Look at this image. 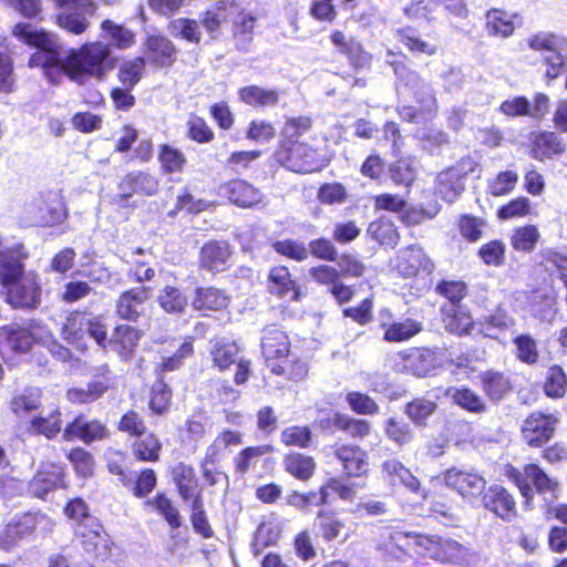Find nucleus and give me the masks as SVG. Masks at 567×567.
I'll return each instance as SVG.
<instances>
[{"label": "nucleus", "instance_id": "1", "mask_svg": "<svg viewBox=\"0 0 567 567\" xmlns=\"http://www.w3.org/2000/svg\"><path fill=\"white\" fill-rule=\"evenodd\" d=\"M107 334V323L102 316L87 310L71 311L61 328V336L69 344L85 348V338L90 337L104 352L114 353L122 363H131L138 354L144 331L120 322L112 328L111 336Z\"/></svg>", "mask_w": 567, "mask_h": 567}, {"label": "nucleus", "instance_id": "2", "mask_svg": "<svg viewBox=\"0 0 567 567\" xmlns=\"http://www.w3.org/2000/svg\"><path fill=\"white\" fill-rule=\"evenodd\" d=\"M312 125L313 120L308 115L286 118L281 138L272 152V158L278 165L301 175L318 173L327 166L328 161L320 150L301 138Z\"/></svg>", "mask_w": 567, "mask_h": 567}, {"label": "nucleus", "instance_id": "3", "mask_svg": "<svg viewBox=\"0 0 567 567\" xmlns=\"http://www.w3.org/2000/svg\"><path fill=\"white\" fill-rule=\"evenodd\" d=\"M257 20V16L246 11L239 0H216L200 12L202 27L212 40H216L223 24L230 21V33L239 49L252 41Z\"/></svg>", "mask_w": 567, "mask_h": 567}, {"label": "nucleus", "instance_id": "4", "mask_svg": "<svg viewBox=\"0 0 567 567\" xmlns=\"http://www.w3.org/2000/svg\"><path fill=\"white\" fill-rule=\"evenodd\" d=\"M338 266L339 268L329 264L312 266L309 269V276L316 285L324 287L338 305H344L354 298L355 289L354 286L344 284L343 279L363 277L367 266L351 252H342Z\"/></svg>", "mask_w": 567, "mask_h": 567}, {"label": "nucleus", "instance_id": "5", "mask_svg": "<svg viewBox=\"0 0 567 567\" xmlns=\"http://www.w3.org/2000/svg\"><path fill=\"white\" fill-rule=\"evenodd\" d=\"M112 48L100 40L85 41L76 49H70L66 54V76L76 82L85 80H103L112 68Z\"/></svg>", "mask_w": 567, "mask_h": 567}, {"label": "nucleus", "instance_id": "6", "mask_svg": "<svg viewBox=\"0 0 567 567\" xmlns=\"http://www.w3.org/2000/svg\"><path fill=\"white\" fill-rule=\"evenodd\" d=\"M116 430L133 440L131 451L136 462L157 463L161 461L164 444L158 434L147 430L146 422L137 410H126L120 416Z\"/></svg>", "mask_w": 567, "mask_h": 567}, {"label": "nucleus", "instance_id": "7", "mask_svg": "<svg viewBox=\"0 0 567 567\" xmlns=\"http://www.w3.org/2000/svg\"><path fill=\"white\" fill-rule=\"evenodd\" d=\"M127 454L111 450L106 456V470L116 476L118 484L134 498L146 501L158 485L157 472L150 466L131 470L126 466Z\"/></svg>", "mask_w": 567, "mask_h": 567}, {"label": "nucleus", "instance_id": "8", "mask_svg": "<svg viewBox=\"0 0 567 567\" xmlns=\"http://www.w3.org/2000/svg\"><path fill=\"white\" fill-rule=\"evenodd\" d=\"M503 474L518 488L526 503L534 498L535 493L558 497L559 482L549 476L538 463H526L522 470L507 463L504 465Z\"/></svg>", "mask_w": 567, "mask_h": 567}, {"label": "nucleus", "instance_id": "9", "mask_svg": "<svg viewBox=\"0 0 567 567\" xmlns=\"http://www.w3.org/2000/svg\"><path fill=\"white\" fill-rule=\"evenodd\" d=\"M161 181L148 169H135L124 174L117 183L118 193L112 204L118 212L132 213L138 207L134 196L154 197L159 193Z\"/></svg>", "mask_w": 567, "mask_h": 567}, {"label": "nucleus", "instance_id": "10", "mask_svg": "<svg viewBox=\"0 0 567 567\" xmlns=\"http://www.w3.org/2000/svg\"><path fill=\"white\" fill-rule=\"evenodd\" d=\"M559 424L560 417L557 413L534 410L520 422V440L528 449L539 450L554 440Z\"/></svg>", "mask_w": 567, "mask_h": 567}, {"label": "nucleus", "instance_id": "11", "mask_svg": "<svg viewBox=\"0 0 567 567\" xmlns=\"http://www.w3.org/2000/svg\"><path fill=\"white\" fill-rule=\"evenodd\" d=\"M240 351L237 341L225 339L214 341L209 350L213 367L219 372L228 371L233 365H236L234 382L237 385L245 384L252 374L251 360L239 358Z\"/></svg>", "mask_w": 567, "mask_h": 567}, {"label": "nucleus", "instance_id": "12", "mask_svg": "<svg viewBox=\"0 0 567 567\" xmlns=\"http://www.w3.org/2000/svg\"><path fill=\"white\" fill-rule=\"evenodd\" d=\"M416 534L400 525H385L379 529L375 549L383 558L404 560L412 557Z\"/></svg>", "mask_w": 567, "mask_h": 567}, {"label": "nucleus", "instance_id": "13", "mask_svg": "<svg viewBox=\"0 0 567 567\" xmlns=\"http://www.w3.org/2000/svg\"><path fill=\"white\" fill-rule=\"evenodd\" d=\"M6 303L12 309L32 310L41 303L42 288L35 271H29L19 280L0 289Z\"/></svg>", "mask_w": 567, "mask_h": 567}, {"label": "nucleus", "instance_id": "14", "mask_svg": "<svg viewBox=\"0 0 567 567\" xmlns=\"http://www.w3.org/2000/svg\"><path fill=\"white\" fill-rule=\"evenodd\" d=\"M477 167L478 163L471 155H466L440 172L436 178V188L442 198L449 203L456 200L465 190L464 179Z\"/></svg>", "mask_w": 567, "mask_h": 567}, {"label": "nucleus", "instance_id": "15", "mask_svg": "<svg viewBox=\"0 0 567 567\" xmlns=\"http://www.w3.org/2000/svg\"><path fill=\"white\" fill-rule=\"evenodd\" d=\"M329 40L337 48L338 53L347 59L354 75L372 70L374 56L355 37L347 35L342 30L334 29L330 32Z\"/></svg>", "mask_w": 567, "mask_h": 567}, {"label": "nucleus", "instance_id": "16", "mask_svg": "<svg viewBox=\"0 0 567 567\" xmlns=\"http://www.w3.org/2000/svg\"><path fill=\"white\" fill-rule=\"evenodd\" d=\"M40 340L30 324L19 322L2 324L0 326V355L4 358L28 354Z\"/></svg>", "mask_w": 567, "mask_h": 567}, {"label": "nucleus", "instance_id": "17", "mask_svg": "<svg viewBox=\"0 0 567 567\" xmlns=\"http://www.w3.org/2000/svg\"><path fill=\"white\" fill-rule=\"evenodd\" d=\"M235 248L227 239H209L198 249V268L217 275L229 271L234 266Z\"/></svg>", "mask_w": 567, "mask_h": 567}, {"label": "nucleus", "instance_id": "18", "mask_svg": "<svg viewBox=\"0 0 567 567\" xmlns=\"http://www.w3.org/2000/svg\"><path fill=\"white\" fill-rule=\"evenodd\" d=\"M153 288L150 286L130 287L118 293L114 301V313L124 323H136L145 315L152 298Z\"/></svg>", "mask_w": 567, "mask_h": 567}, {"label": "nucleus", "instance_id": "19", "mask_svg": "<svg viewBox=\"0 0 567 567\" xmlns=\"http://www.w3.org/2000/svg\"><path fill=\"white\" fill-rule=\"evenodd\" d=\"M393 269L405 279L430 277L435 270V264L421 245L411 244L396 252Z\"/></svg>", "mask_w": 567, "mask_h": 567}, {"label": "nucleus", "instance_id": "20", "mask_svg": "<svg viewBox=\"0 0 567 567\" xmlns=\"http://www.w3.org/2000/svg\"><path fill=\"white\" fill-rule=\"evenodd\" d=\"M99 10L95 0L84 2L82 4L59 10L53 16V23L73 37H81L91 29V20L96 16Z\"/></svg>", "mask_w": 567, "mask_h": 567}, {"label": "nucleus", "instance_id": "21", "mask_svg": "<svg viewBox=\"0 0 567 567\" xmlns=\"http://www.w3.org/2000/svg\"><path fill=\"white\" fill-rule=\"evenodd\" d=\"M40 515L32 512L17 514L0 530V550L9 553L37 533Z\"/></svg>", "mask_w": 567, "mask_h": 567}, {"label": "nucleus", "instance_id": "22", "mask_svg": "<svg viewBox=\"0 0 567 567\" xmlns=\"http://www.w3.org/2000/svg\"><path fill=\"white\" fill-rule=\"evenodd\" d=\"M74 536L83 550L94 559L104 560L111 555L113 543L97 518L74 527Z\"/></svg>", "mask_w": 567, "mask_h": 567}, {"label": "nucleus", "instance_id": "23", "mask_svg": "<svg viewBox=\"0 0 567 567\" xmlns=\"http://www.w3.org/2000/svg\"><path fill=\"white\" fill-rule=\"evenodd\" d=\"M378 327L383 331L382 340L388 343H402L419 334L423 326L413 318L396 320L394 312L383 307L378 311Z\"/></svg>", "mask_w": 567, "mask_h": 567}, {"label": "nucleus", "instance_id": "24", "mask_svg": "<svg viewBox=\"0 0 567 567\" xmlns=\"http://www.w3.org/2000/svg\"><path fill=\"white\" fill-rule=\"evenodd\" d=\"M267 292L278 300L299 302L305 293L298 279L293 277L286 265H275L269 268L266 278Z\"/></svg>", "mask_w": 567, "mask_h": 567}, {"label": "nucleus", "instance_id": "25", "mask_svg": "<svg viewBox=\"0 0 567 567\" xmlns=\"http://www.w3.org/2000/svg\"><path fill=\"white\" fill-rule=\"evenodd\" d=\"M481 501L487 512L503 522H513L519 515L515 494L502 484H492L485 488Z\"/></svg>", "mask_w": 567, "mask_h": 567}, {"label": "nucleus", "instance_id": "26", "mask_svg": "<svg viewBox=\"0 0 567 567\" xmlns=\"http://www.w3.org/2000/svg\"><path fill=\"white\" fill-rule=\"evenodd\" d=\"M114 386L109 364L103 363L95 370V379L91 380L86 388L72 386L66 390L65 399L74 405L91 404L100 400L109 390Z\"/></svg>", "mask_w": 567, "mask_h": 567}, {"label": "nucleus", "instance_id": "27", "mask_svg": "<svg viewBox=\"0 0 567 567\" xmlns=\"http://www.w3.org/2000/svg\"><path fill=\"white\" fill-rule=\"evenodd\" d=\"M33 218L39 227H54L68 218V208L59 192L45 190L33 202Z\"/></svg>", "mask_w": 567, "mask_h": 567}, {"label": "nucleus", "instance_id": "28", "mask_svg": "<svg viewBox=\"0 0 567 567\" xmlns=\"http://www.w3.org/2000/svg\"><path fill=\"white\" fill-rule=\"evenodd\" d=\"M111 431L107 424L100 419H86L82 413L68 422L63 429L64 441H81L84 444H92L110 439Z\"/></svg>", "mask_w": 567, "mask_h": 567}, {"label": "nucleus", "instance_id": "29", "mask_svg": "<svg viewBox=\"0 0 567 567\" xmlns=\"http://www.w3.org/2000/svg\"><path fill=\"white\" fill-rule=\"evenodd\" d=\"M331 449L346 477L360 478L369 474V454L364 449L349 442L336 443Z\"/></svg>", "mask_w": 567, "mask_h": 567}, {"label": "nucleus", "instance_id": "30", "mask_svg": "<svg viewBox=\"0 0 567 567\" xmlns=\"http://www.w3.org/2000/svg\"><path fill=\"white\" fill-rule=\"evenodd\" d=\"M143 53L155 69H171L177 62L176 44L163 33H148L143 39Z\"/></svg>", "mask_w": 567, "mask_h": 567}, {"label": "nucleus", "instance_id": "31", "mask_svg": "<svg viewBox=\"0 0 567 567\" xmlns=\"http://www.w3.org/2000/svg\"><path fill=\"white\" fill-rule=\"evenodd\" d=\"M527 151L533 159L545 162L564 155L566 143L557 132L537 130L528 135Z\"/></svg>", "mask_w": 567, "mask_h": 567}, {"label": "nucleus", "instance_id": "32", "mask_svg": "<svg viewBox=\"0 0 567 567\" xmlns=\"http://www.w3.org/2000/svg\"><path fill=\"white\" fill-rule=\"evenodd\" d=\"M68 473L63 464L56 462L43 463L34 473L30 485L33 494L41 499L55 489H68Z\"/></svg>", "mask_w": 567, "mask_h": 567}, {"label": "nucleus", "instance_id": "33", "mask_svg": "<svg viewBox=\"0 0 567 567\" xmlns=\"http://www.w3.org/2000/svg\"><path fill=\"white\" fill-rule=\"evenodd\" d=\"M219 192L230 204L239 208L256 207L265 199L261 189L244 178H231L223 183Z\"/></svg>", "mask_w": 567, "mask_h": 567}, {"label": "nucleus", "instance_id": "34", "mask_svg": "<svg viewBox=\"0 0 567 567\" xmlns=\"http://www.w3.org/2000/svg\"><path fill=\"white\" fill-rule=\"evenodd\" d=\"M444 483L455 489L463 498L475 499L483 495L485 478L475 472L450 467L442 472Z\"/></svg>", "mask_w": 567, "mask_h": 567}, {"label": "nucleus", "instance_id": "35", "mask_svg": "<svg viewBox=\"0 0 567 567\" xmlns=\"http://www.w3.org/2000/svg\"><path fill=\"white\" fill-rule=\"evenodd\" d=\"M260 350L265 365L269 367L290 355L291 341L287 332L277 324H268L261 330Z\"/></svg>", "mask_w": 567, "mask_h": 567}, {"label": "nucleus", "instance_id": "36", "mask_svg": "<svg viewBox=\"0 0 567 567\" xmlns=\"http://www.w3.org/2000/svg\"><path fill=\"white\" fill-rule=\"evenodd\" d=\"M169 475L179 498L184 503L188 504L204 497L203 487L192 464L177 462L172 466Z\"/></svg>", "mask_w": 567, "mask_h": 567}, {"label": "nucleus", "instance_id": "37", "mask_svg": "<svg viewBox=\"0 0 567 567\" xmlns=\"http://www.w3.org/2000/svg\"><path fill=\"white\" fill-rule=\"evenodd\" d=\"M478 385L492 403L498 404L514 390L509 374L496 369H487L477 375Z\"/></svg>", "mask_w": 567, "mask_h": 567}, {"label": "nucleus", "instance_id": "38", "mask_svg": "<svg viewBox=\"0 0 567 567\" xmlns=\"http://www.w3.org/2000/svg\"><path fill=\"white\" fill-rule=\"evenodd\" d=\"M28 257L22 245L0 250V289L27 274L24 261Z\"/></svg>", "mask_w": 567, "mask_h": 567}, {"label": "nucleus", "instance_id": "39", "mask_svg": "<svg viewBox=\"0 0 567 567\" xmlns=\"http://www.w3.org/2000/svg\"><path fill=\"white\" fill-rule=\"evenodd\" d=\"M394 38L413 55L433 56L440 51L439 44L431 33L423 38L412 25H402L394 30Z\"/></svg>", "mask_w": 567, "mask_h": 567}, {"label": "nucleus", "instance_id": "40", "mask_svg": "<svg viewBox=\"0 0 567 567\" xmlns=\"http://www.w3.org/2000/svg\"><path fill=\"white\" fill-rule=\"evenodd\" d=\"M230 296L225 289L215 286L197 287L194 289L192 307L204 315L223 312L228 309Z\"/></svg>", "mask_w": 567, "mask_h": 567}, {"label": "nucleus", "instance_id": "41", "mask_svg": "<svg viewBox=\"0 0 567 567\" xmlns=\"http://www.w3.org/2000/svg\"><path fill=\"white\" fill-rule=\"evenodd\" d=\"M384 64L391 69L396 85L401 87L413 89L421 82L420 73L411 68L409 55L402 51L386 49Z\"/></svg>", "mask_w": 567, "mask_h": 567}, {"label": "nucleus", "instance_id": "42", "mask_svg": "<svg viewBox=\"0 0 567 567\" xmlns=\"http://www.w3.org/2000/svg\"><path fill=\"white\" fill-rule=\"evenodd\" d=\"M280 91L276 87H266L258 84H248L237 90L238 101L252 109L274 107L279 104Z\"/></svg>", "mask_w": 567, "mask_h": 567}, {"label": "nucleus", "instance_id": "43", "mask_svg": "<svg viewBox=\"0 0 567 567\" xmlns=\"http://www.w3.org/2000/svg\"><path fill=\"white\" fill-rule=\"evenodd\" d=\"M321 427L324 430L334 427L353 440H364L372 433L370 421L341 412H336L331 419L322 421Z\"/></svg>", "mask_w": 567, "mask_h": 567}, {"label": "nucleus", "instance_id": "44", "mask_svg": "<svg viewBox=\"0 0 567 567\" xmlns=\"http://www.w3.org/2000/svg\"><path fill=\"white\" fill-rule=\"evenodd\" d=\"M441 316L445 329L457 337L470 336L475 328L471 311L462 305L442 306Z\"/></svg>", "mask_w": 567, "mask_h": 567}, {"label": "nucleus", "instance_id": "45", "mask_svg": "<svg viewBox=\"0 0 567 567\" xmlns=\"http://www.w3.org/2000/svg\"><path fill=\"white\" fill-rule=\"evenodd\" d=\"M403 370L416 377H426L434 368V352L425 347H412L399 353Z\"/></svg>", "mask_w": 567, "mask_h": 567}, {"label": "nucleus", "instance_id": "46", "mask_svg": "<svg viewBox=\"0 0 567 567\" xmlns=\"http://www.w3.org/2000/svg\"><path fill=\"white\" fill-rule=\"evenodd\" d=\"M195 354L194 337H186L177 349L168 354L163 355L161 361L156 363L154 372L157 379L164 380L167 373L175 372L184 368L186 360Z\"/></svg>", "mask_w": 567, "mask_h": 567}, {"label": "nucleus", "instance_id": "47", "mask_svg": "<svg viewBox=\"0 0 567 567\" xmlns=\"http://www.w3.org/2000/svg\"><path fill=\"white\" fill-rule=\"evenodd\" d=\"M145 509H150L162 517L171 529H178L183 525L182 514L174 501L163 491L143 502Z\"/></svg>", "mask_w": 567, "mask_h": 567}, {"label": "nucleus", "instance_id": "48", "mask_svg": "<svg viewBox=\"0 0 567 567\" xmlns=\"http://www.w3.org/2000/svg\"><path fill=\"white\" fill-rule=\"evenodd\" d=\"M381 473L392 486L403 485L412 493H417L421 488L419 478L399 460H385L381 464Z\"/></svg>", "mask_w": 567, "mask_h": 567}, {"label": "nucleus", "instance_id": "49", "mask_svg": "<svg viewBox=\"0 0 567 567\" xmlns=\"http://www.w3.org/2000/svg\"><path fill=\"white\" fill-rule=\"evenodd\" d=\"M157 163L162 175L173 176L185 172L188 159L179 147L169 143H161L157 146Z\"/></svg>", "mask_w": 567, "mask_h": 567}, {"label": "nucleus", "instance_id": "50", "mask_svg": "<svg viewBox=\"0 0 567 567\" xmlns=\"http://www.w3.org/2000/svg\"><path fill=\"white\" fill-rule=\"evenodd\" d=\"M147 408L152 416L167 415L173 408V390L165 380L155 379L147 393Z\"/></svg>", "mask_w": 567, "mask_h": 567}, {"label": "nucleus", "instance_id": "51", "mask_svg": "<svg viewBox=\"0 0 567 567\" xmlns=\"http://www.w3.org/2000/svg\"><path fill=\"white\" fill-rule=\"evenodd\" d=\"M62 64L66 66V58L62 59V45L54 34L31 53L28 60L29 68L50 69Z\"/></svg>", "mask_w": 567, "mask_h": 567}, {"label": "nucleus", "instance_id": "52", "mask_svg": "<svg viewBox=\"0 0 567 567\" xmlns=\"http://www.w3.org/2000/svg\"><path fill=\"white\" fill-rule=\"evenodd\" d=\"M435 561L445 565L466 566L471 561V553L461 543L437 535V553Z\"/></svg>", "mask_w": 567, "mask_h": 567}, {"label": "nucleus", "instance_id": "53", "mask_svg": "<svg viewBox=\"0 0 567 567\" xmlns=\"http://www.w3.org/2000/svg\"><path fill=\"white\" fill-rule=\"evenodd\" d=\"M282 466L285 472L293 478L307 482L315 475L317 463L311 455L289 452L282 458Z\"/></svg>", "mask_w": 567, "mask_h": 567}, {"label": "nucleus", "instance_id": "54", "mask_svg": "<svg viewBox=\"0 0 567 567\" xmlns=\"http://www.w3.org/2000/svg\"><path fill=\"white\" fill-rule=\"evenodd\" d=\"M367 234L380 246L394 248L400 241V233L396 225L386 216H380L370 221Z\"/></svg>", "mask_w": 567, "mask_h": 567}, {"label": "nucleus", "instance_id": "55", "mask_svg": "<svg viewBox=\"0 0 567 567\" xmlns=\"http://www.w3.org/2000/svg\"><path fill=\"white\" fill-rule=\"evenodd\" d=\"M146 74V59L142 55H136L123 60L116 70V80L120 85L135 89L144 79Z\"/></svg>", "mask_w": 567, "mask_h": 567}, {"label": "nucleus", "instance_id": "56", "mask_svg": "<svg viewBox=\"0 0 567 567\" xmlns=\"http://www.w3.org/2000/svg\"><path fill=\"white\" fill-rule=\"evenodd\" d=\"M100 29L110 40L111 48L113 47L116 50H128L136 43V34L132 29L111 19L102 20Z\"/></svg>", "mask_w": 567, "mask_h": 567}, {"label": "nucleus", "instance_id": "57", "mask_svg": "<svg viewBox=\"0 0 567 567\" xmlns=\"http://www.w3.org/2000/svg\"><path fill=\"white\" fill-rule=\"evenodd\" d=\"M280 537L281 527L276 520H261L254 533L251 542L252 555L257 557L266 548L276 546Z\"/></svg>", "mask_w": 567, "mask_h": 567}, {"label": "nucleus", "instance_id": "58", "mask_svg": "<svg viewBox=\"0 0 567 567\" xmlns=\"http://www.w3.org/2000/svg\"><path fill=\"white\" fill-rule=\"evenodd\" d=\"M313 527L319 537L326 543H331L340 537L344 523L334 511L319 509L316 514Z\"/></svg>", "mask_w": 567, "mask_h": 567}, {"label": "nucleus", "instance_id": "59", "mask_svg": "<svg viewBox=\"0 0 567 567\" xmlns=\"http://www.w3.org/2000/svg\"><path fill=\"white\" fill-rule=\"evenodd\" d=\"M436 409L437 403L434 400L415 396L404 404L403 412L414 426L425 427Z\"/></svg>", "mask_w": 567, "mask_h": 567}, {"label": "nucleus", "instance_id": "60", "mask_svg": "<svg viewBox=\"0 0 567 567\" xmlns=\"http://www.w3.org/2000/svg\"><path fill=\"white\" fill-rule=\"evenodd\" d=\"M449 393L452 402L468 413L483 414L488 409L485 398L468 386L453 388Z\"/></svg>", "mask_w": 567, "mask_h": 567}, {"label": "nucleus", "instance_id": "61", "mask_svg": "<svg viewBox=\"0 0 567 567\" xmlns=\"http://www.w3.org/2000/svg\"><path fill=\"white\" fill-rule=\"evenodd\" d=\"M383 433L398 447L410 445L415 440L412 425L399 416H390L383 422Z\"/></svg>", "mask_w": 567, "mask_h": 567}, {"label": "nucleus", "instance_id": "62", "mask_svg": "<svg viewBox=\"0 0 567 567\" xmlns=\"http://www.w3.org/2000/svg\"><path fill=\"white\" fill-rule=\"evenodd\" d=\"M62 412L55 406L47 416L34 415L29 422V432L53 440L62 430Z\"/></svg>", "mask_w": 567, "mask_h": 567}, {"label": "nucleus", "instance_id": "63", "mask_svg": "<svg viewBox=\"0 0 567 567\" xmlns=\"http://www.w3.org/2000/svg\"><path fill=\"white\" fill-rule=\"evenodd\" d=\"M74 474L80 478H89L95 474L96 461L94 455L83 446H73L65 453Z\"/></svg>", "mask_w": 567, "mask_h": 567}, {"label": "nucleus", "instance_id": "64", "mask_svg": "<svg viewBox=\"0 0 567 567\" xmlns=\"http://www.w3.org/2000/svg\"><path fill=\"white\" fill-rule=\"evenodd\" d=\"M544 394L551 400L563 399L567 393V374L559 364H551L542 384Z\"/></svg>", "mask_w": 567, "mask_h": 567}]
</instances>
